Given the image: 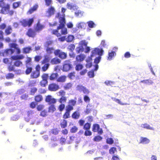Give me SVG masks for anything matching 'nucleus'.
Masks as SVG:
<instances>
[{"label": "nucleus", "instance_id": "473e14b6", "mask_svg": "<svg viewBox=\"0 0 160 160\" xmlns=\"http://www.w3.org/2000/svg\"><path fill=\"white\" fill-rule=\"evenodd\" d=\"M100 126L98 124H94L93 125L92 131L94 132H97L98 130L99 129Z\"/></svg>", "mask_w": 160, "mask_h": 160}, {"label": "nucleus", "instance_id": "f257e3e1", "mask_svg": "<svg viewBox=\"0 0 160 160\" xmlns=\"http://www.w3.org/2000/svg\"><path fill=\"white\" fill-rule=\"evenodd\" d=\"M59 25L56 29L49 30L52 34L55 35L57 37L66 35L68 33L67 28L64 27L66 24L64 15L59 18Z\"/></svg>", "mask_w": 160, "mask_h": 160}, {"label": "nucleus", "instance_id": "9b49d317", "mask_svg": "<svg viewBox=\"0 0 160 160\" xmlns=\"http://www.w3.org/2000/svg\"><path fill=\"white\" fill-rule=\"evenodd\" d=\"M14 51L11 49H7L3 52H0V55L2 56H8L9 54H11L14 53Z\"/></svg>", "mask_w": 160, "mask_h": 160}, {"label": "nucleus", "instance_id": "393cba45", "mask_svg": "<svg viewBox=\"0 0 160 160\" xmlns=\"http://www.w3.org/2000/svg\"><path fill=\"white\" fill-rule=\"evenodd\" d=\"M67 76L65 75H62L57 79V81L58 82H64L66 81Z\"/></svg>", "mask_w": 160, "mask_h": 160}, {"label": "nucleus", "instance_id": "f3484780", "mask_svg": "<svg viewBox=\"0 0 160 160\" xmlns=\"http://www.w3.org/2000/svg\"><path fill=\"white\" fill-rule=\"evenodd\" d=\"M40 76V72L34 70L31 72L30 75V78H31L35 79L38 78Z\"/></svg>", "mask_w": 160, "mask_h": 160}, {"label": "nucleus", "instance_id": "5701e85b", "mask_svg": "<svg viewBox=\"0 0 160 160\" xmlns=\"http://www.w3.org/2000/svg\"><path fill=\"white\" fill-rule=\"evenodd\" d=\"M92 57H88L86 60L87 63L86 64V66L87 68H90L92 66Z\"/></svg>", "mask_w": 160, "mask_h": 160}, {"label": "nucleus", "instance_id": "3c124183", "mask_svg": "<svg viewBox=\"0 0 160 160\" xmlns=\"http://www.w3.org/2000/svg\"><path fill=\"white\" fill-rule=\"evenodd\" d=\"M48 83V80H42L40 82V85L42 87H45Z\"/></svg>", "mask_w": 160, "mask_h": 160}, {"label": "nucleus", "instance_id": "6e6552de", "mask_svg": "<svg viewBox=\"0 0 160 160\" xmlns=\"http://www.w3.org/2000/svg\"><path fill=\"white\" fill-rule=\"evenodd\" d=\"M45 101L47 102L48 104H54L56 102L57 100L56 99L53 98L50 95H48L46 97L45 99Z\"/></svg>", "mask_w": 160, "mask_h": 160}, {"label": "nucleus", "instance_id": "aec40b11", "mask_svg": "<svg viewBox=\"0 0 160 160\" xmlns=\"http://www.w3.org/2000/svg\"><path fill=\"white\" fill-rule=\"evenodd\" d=\"M26 68L25 72L26 74L28 75L32 72L33 68L32 65H26Z\"/></svg>", "mask_w": 160, "mask_h": 160}, {"label": "nucleus", "instance_id": "a878e982", "mask_svg": "<svg viewBox=\"0 0 160 160\" xmlns=\"http://www.w3.org/2000/svg\"><path fill=\"white\" fill-rule=\"evenodd\" d=\"M55 106L54 104H51L48 108V112L53 113L56 110Z\"/></svg>", "mask_w": 160, "mask_h": 160}, {"label": "nucleus", "instance_id": "6ab92c4d", "mask_svg": "<svg viewBox=\"0 0 160 160\" xmlns=\"http://www.w3.org/2000/svg\"><path fill=\"white\" fill-rule=\"evenodd\" d=\"M58 76L57 73H52L49 76V79L51 81H54L58 79Z\"/></svg>", "mask_w": 160, "mask_h": 160}, {"label": "nucleus", "instance_id": "a19ab883", "mask_svg": "<svg viewBox=\"0 0 160 160\" xmlns=\"http://www.w3.org/2000/svg\"><path fill=\"white\" fill-rule=\"evenodd\" d=\"M67 100V97L65 96L61 97L58 100V102L60 103H65Z\"/></svg>", "mask_w": 160, "mask_h": 160}, {"label": "nucleus", "instance_id": "72a5a7b5", "mask_svg": "<svg viewBox=\"0 0 160 160\" xmlns=\"http://www.w3.org/2000/svg\"><path fill=\"white\" fill-rule=\"evenodd\" d=\"M40 115L43 117H45L48 115V111L46 109H44L41 112Z\"/></svg>", "mask_w": 160, "mask_h": 160}, {"label": "nucleus", "instance_id": "cd10ccee", "mask_svg": "<svg viewBox=\"0 0 160 160\" xmlns=\"http://www.w3.org/2000/svg\"><path fill=\"white\" fill-rule=\"evenodd\" d=\"M112 99L114 101L117 102L118 103L122 105H129V104H128L127 103H122V102L121 101L118 99L116 98H112Z\"/></svg>", "mask_w": 160, "mask_h": 160}, {"label": "nucleus", "instance_id": "b1692460", "mask_svg": "<svg viewBox=\"0 0 160 160\" xmlns=\"http://www.w3.org/2000/svg\"><path fill=\"white\" fill-rule=\"evenodd\" d=\"M61 60L57 58H54L52 59L51 61V63L52 64H57L61 62Z\"/></svg>", "mask_w": 160, "mask_h": 160}, {"label": "nucleus", "instance_id": "2f4dec72", "mask_svg": "<svg viewBox=\"0 0 160 160\" xmlns=\"http://www.w3.org/2000/svg\"><path fill=\"white\" fill-rule=\"evenodd\" d=\"M31 50L32 48L31 47H26L22 49L23 52L25 54L29 53Z\"/></svg>", "mask_w": 160, "mask_h": 160}, {"label": "nucleus", "instance_id": "052dcab7", "mask_svg": "<svg viewBox=\"0 0 160 160\" xmlns=\"http://www.w3.org/2000/svg\"><path fill=\"white\" fill-rule=\"evenodd\" d=\"M100 45H101V47L106 48H108V45L106 43L105 40H102L101 41Z\"/></svg>", "mask_w": 160, "mask_h": 160}, {"label": "nucleus", "instance_id": "c756f323", "mask_svg": "<svg viewBox=\"0 0 160 160\" xmlns=\"http://www.w3.org/2000/svg\"><path fill=\"white\" fill-rule=\"evenodd\" d=\"M55 11L54 8L53 7H51L48 8L47 11V13H48L49 15L51 16L54 14Z\"/></svg>", "mask_w": 160, "mask_h": 160}, {"label": "nucleus", "instance_id": "f03ea898", "mask_svg": "<svg viewBox=\"0 0 160 160\" xmlns=\"http://www.w3.org/2000/svg\"><path fill=\"white\" fill-rule=\"evenodd\" d=\"M23 65L22 62L20 60L15 61L13 64H12L11 62L8 66L7 69L8 71L9 72H13L16 74H20L21 73V70L20 69L16 70L15 68V67H19L22 66Z\"/></svg>", "mask_w": 160, "mask_h": 160}, {"label": "nucleus", "instance_id": "de8ad7c7", "mask_svg": "<svg viewBox=\"0 0 160 160\" xmlns=\"http://www.w3.org/2000/svg\"><path fill=\"white\" fill-rule=\"evenodd\" d=\"M74 37L73 35H69L66 38V41L68 42H71L74 39Z\"/></svg>", "mask_w": 160, "mask_h": 160}, {"label": "nucleus", "instance_id": "8fccbe9b", "mask_svg": "<svg viewBox=\"0 0 160 160\" xmlns=\"http://www.w3.org/2000/svg\"><path fill=\"white\" fill-rule=\"evenodd\" d=\"M47 48L46 49V51L47 53L49 54H51L52 52V51L54 50L53 47H47Z\"/></svg>", "mask_w": 160, "mask_h": 160}, {"label": "nucleus", "instance_id": "680f3d73", "mask_svg": "<svg viewBox=\"0 0 160 160\" xmlns=\"http://www.w3.org/2000/svg\"><path fill=\"white\" fill-rule=\"evenodd\" d=\"M65 105L64 104L61 103L58 107V109L60 111H62L64 109Z\"/></svg>", "mask_w": 160, "mask_h": 160}, {"label": "nucleus", "instance_id": "39448f33", "mask_svg": "<svg viewBox=\"0 0 160 160\" xmlns=\"http://www.w3.org/2000/svg\"><path fill=\"white\" fill-rule=\"evenodd\" d=\"M75 100L71 99L69 100L68 104L66 106V111L70 112L73 109V107L76 104V98H75Z\"/></svg>", "mask_w": 160, "mask_h": 160}, {"label": "nucleus", "instance_id": "4d7b16f0", "mask_svg": "<svg viewBox=\"0 0 160 160\" xmlns=\"http://www.w3.org/2000/svg\"><path fill=\"white\" fill-rule=\"evenodd\" d=\"M27 60L25 61V65H31L32 64L31 63L32 60L31 58L29 57H27Z\"/></svg>", "mask_w": 160, "mask_h": 160}, {"label": "nucleus", "instance_id": "ddd939ff", "mask_svg": "<svg viewBox=\"0 0 160 160\" xmlns=\"http://www.w3.org/2000/svg\"><path fill=\"white\" fill-rule=\"evenodd\" d=\"M26 35L29 37L34 38L36 35V32L35 30H34L32 28H29L26 33Z\"/></svg>", "mask_w": 160, "mask_h": 160}, {"label": "nucleus", "instance_id": "4be33fe9", "mask_svg": "<svg viewBox=\"0 0 160 160\" xmlns=\"http://www.w3.org/2000/svg\"><path fill=\"white\" fill-rule=\"evenodd\" d=\"M12 31V27L10 25L8 26L5 30V32L6 35H8L11 33Z\"/></svg>", "mask_w": 160, "mask_h": 160}, {"label": "nucleus", "instance_id": "2eb2a0df", "mask_svg": "<svg viewBox=\"0 0 160 160\" xmlns=\"http://www.w3.org/2000/svg\"><path fill=\"white\" fill-rule=\"evenodd\" d=\"M150 142V140L146 137H140L139 143L147 144Z\"/></svg>", "mask_w": 160, "mask_h": 160}, {"label": "nucleus", "instance_id": "774afa93", "mask_svg": "<svg viewBox=\"0 0 160 160\" xmlns=\"http://www.w3.org/2000/svg\"><path fill=\"white\" fill-rule=\"evenodd\" d=\"M48 77V74L47 73H44L41 76L42 80H47Z\"/></svg>", "mask_w": 160, "mask_h": 160}, {"label": "nucleus", "instance_id": "37998d69", "mask_svg": "<svg viewBox=\"0 0 160 160\" xmlns=\"http://www.w3.org/2000/svg\"><path fill=\"white\" fill-rule=\"evenodd\" d=\"M91 126V124L89 122L85 123L83 125V128L84 130H90Z\"/></svg>", "mask_w": 160, "mask_h": 160}, {"label": "nucleus", "instance_id": "1a4fd4ad", "mask_svg": "<svg viewBox=\"0 0 160 160\" xmlns=\"http://www.w3.org/2000/svg\"><path fill=\"white\" fill-rule=\"evenodd\" d=\"M48 89L50 91L55 92L59 89V86L55 83H52L49 84Z\"/></svg>", "mask_w": 160, "mask_h": 160}, {"label": "nucleus", "instance_id": "603ef678", "mask_svg": "<svg viewBox=\"0 0 160 160\" xmlns=\"http://www.w3.org/2000/svg\"><path fill=\"white\" fill-rule=\"evenodd\" d=\"M88 76L90 78H93L94 76V70H92L88 72Z\"/></svg>", "mask_w": 160, "mask_h": 160}, {"label": "nucleus", "instance_id": "bb28decb", "mask_svg": "<svg viewBox=\"0 0 160 160\" xmlns=\"http://www.w3.org/2000/svg\"><path fill=\"white\" fill-rule=\"evenodd\" d=\"M43 100V97L41 95H37L35 96L34 100L36 102H40Z\"/></svg>", "mask_w": 160, "mask_h": 160}, {"label": "nucleus", "instance_id": "f8f14e48", "mask_svg": "<svg viewBox=\"0 0 160 160\" xmlns=\"http://www.w3.org/2000/svg\"><path fill=\"white\" fill-rule=\"evenodd\" d=\"M38 8V5L37 4H35L32 7L30 8L27 12V14H31L36 11Z\"/></svg>", "mask_w": 160, "mask_h": 160}, {"label": "nucleus", "instance_id": "c03bdc74", "mask_svg": "<svg viewBox=\"0 0 160 160\" xmlns=\"http://www.w3.org/2000/svg\"><path fill=\"white\" fill-rule=\"evenodd\" d=\"M14 77V74L12 73H9L6 76V78L7 79H13Z\"/></svg>", "mask_w": 160, "mask_h": 160}, {"label": "nucleus", "instance_id": "20e7f679", "mask_svg": "<svg viewBox=\"0 0 160 160\" xmlns=\"http://www.w3.org/2000/svg\"><path fill=\"white\" fill-rule=\"evenodd\" d=\"M72 68V65L70 60L65 61L63 62L62 67V71L64 72H68Z\"/></svg>", "mask_w": 160, "mask_h": 160}, {"label": "nucleus", "instance_id": "c85d7f7f", "mask_svg": "<svg viewBox=\"0 0 160 160\" xmlns=\"http://www.w3.org/2000/svg\"><path fill=\"white\" fill-rule=\"evenodd\" d=\"M86 24L83 22H81L78 23L77 25V27L79 29H85L86 27Z\"/></svg>", "mask_w": 160, "mask_h": 160}, {"label": "nucleus", "instance_id": "49530a36", "mask_svg": "<svg viewBox=\"0 0 160 160\" xmlns=\"http://www.w3.org/2000/svg\"><path fill=\"white\" fill-rule=\"evenodd\" d=\"M44 107L45 106L44 105L42 104H40L38 105L37 106L36 108L38 111H41L43 110H44Z\"/></svg>", "mask_w": 160, "mask_h": 160}, {"label": "nucleus", "instance_id": "0eeeda50", "mask_svg": "<svg viewBox=\"0 0 160 160\" xmlns=\"http://www.w3.org/2000/svg\"><path fill=\"white\" fill-rule=\"evenodd\" d=\"M54 53L55 56H58L61 59H65L67 57L66 52H63L59 49H57L54 51Z\"/></svg>", "mask_w": 160, "mask_h": 160}, {"label": "nucleus", "instance_id": "864d4df0", "mask_svg": "<svg viewBox=\"0 0 160 160\" xmlns=\"http://www.w3.org/2000/svg\"><path fill=\"white\" fill-rule=\"evenodd\" d=\"M83 66L81 64H78L76 65L75 68L76 70L79 71L83 68Z\"/></svg>", "mask_w": 160, "mask_h": 160}, {"label": "nucleus", "instance_id": "9d476101", "mask_svg": "<svg viewBox=\"0 0 160 160\" xmlns=\"http://www.w3.org/2000/svg\"><path fill=\"white\" fill-rule=\"evenodd\" d=\"M103 52L104 51L102 49H100L98 48H95L92 51L91 57H93L97 54H98L99 56H102Z\"/></svg>", "mask_w": 160, "mask_h": 160}, {"label": "nucleus", "instance_id": "0e129e2a", "mask_svg": "<svg viewBox=\"0 0 160 160\" xmlns=\"http://www.w3.org/2000/svg\"><path fill=\"white\" fill-rule=\"evenodd\" d=\"M78 128L75 126H74L70 130V132L71 133H74L76 132L78 130Z\"/></svg>", "mask_w": 160, "mask_h": 160}, {"label": "nucleus", "instance_id": "c9c22d12", "mask_svg": "<svg viewBox=\"0 0 160 160\" xmlns=\"http://www.w3.org/2000/svg\"><path fill=\"white\" fill-rule=\"evenodd\" d=\"M141 82L143 83L146 84L150 85L153 83V82L150 79H147L142 80L141 81Z\"/></svg>", "mask_w": 160, "mask_h": 160}, {"label": "nucleus", "instance_id": "ea45409f", "mask_svg": "<svg viewBox=\"0 0 160 160\" xmlns=\"http://www.w3.org/2000/svg\"><path fill=\"white\" fill-rule=\"evenodd\" d=\"M61 127L62 128H65L67 125V122L66 120L65 119H63L62 122L60 124Z\"/></svg>", "mask_w": 160, "mask_h": 160}, {"label": "nucleus", "instance_id": "e433bc0d", "mask_svg": "<svg viewBox=\"0 0 160 160\" xmlns=\"http://www.w3.org/2000/svg\"><path fill=\"white\" fill-rule=\"evenodd\" d=\"M141 126L142 128H146L147 129L153 130V128H152L147 123L142 124L141 125Z\"/></svg>", "mask_w": 160, "mask_h": 160}, {"label": "nucleus", "instance_id": "338daca9", "mask_svg": "<svg viewBox=\"0 0 160 160\" xmlns=\"http://www.w3.org/2000/svg\"><path fill=\"white\" fill-rule=\"evenodd\" d=\"M84 87L82 85H78L77 86V90L80 92H82Z\"/></svg>", "mask_w": 160, "mask_h": 160}, {"label": "nucleus", "instance_id": "4468645a", "mask_svg": "<svg viewBox=\"0 0 160 160\" xmlns=\"http://www.w3.org/2000/svg\"><path fill=\"white\" fill-rule=\"evenodd\" d=\"M45 28L44 25L41 24L39 22H38L34 28V30L36 32H39Z\"/></svg>", "mask_w": 160, "mask_h": 160}, {"label": "nucleus", "instance_id": "4c0bfd02", "mask_svg": "<svg viewBox=\"0 0 160 160\" xmlns=\"http://www.w3.org/2000/svg\"><path fill=\"white\" fill-rule=\"evenodd\" d=\"M21 4V2L20 1H18L14 2L13 3L12 6V8L13 9H16L19 7Z\"/></svg>", "mask_w": 160, "mask_h": 160}, {"label": "nucleus", "instance_id": "a18cd8bd", "mask_svg": "<svg viewBox=\"0 0 160 160\" xmlns=\"http://www.w3.org/2000/svg\"><path fill=\"white\" fill-rule=\"evenodd\" d=\"M50 60L49 57L46 56L44 57V59L41 62L42 64H44L48 62Z\"/></svg>", "mask_w": 160, "mask_h": 160}, {"label": "nucleus", "instance_id": "f704fd0d", "mask_svg": "<svg viewBox=\"0 0 160 160\" xmlns=\"http://www.w3.org/2000/svg\"><path fill=\"white\" fill-rule=\"evenodd\" d=\"M67 6L68 9L71 10H74L76 9V7L75 6H74L72 4L69 2L67 3Z\"/></svg>", "mask_w": 160, "mask_h": 160}, {"label": "nucleus", "instance_id": "69168bd1", "mask_svg": "<svg viewBox=\"0 0 160 160\" xmlns=\"http://www.w3.org/2000/svg\"><path fill=\"white\" fill-rule=\"evenodd\" d=\"M58 95L61 97L65 96L66 92L63 90H61L58 92Z\"/></svg>", "mask_w": 160, "mask_h": 160}, {"label": "nucleus", "instance_id": "7ed1b4c3", "mask_svg": "<svg viewBox=\"0 0 160 160\" xmlns=\"http://www.w3.org/2000/svg\"><path fill=\"white\" fill-rule=\"evenodd\" d=\"M0 13L2 14H7L8 11L10 8V5L9 3H6L5 2H0Z\"/></svg>", "mask_w": 160, "mask_h": 160}, {"label": "nucleus", "instance_id": "58836bf2", "mask_svg": "<svg viewBox=\"0 0 160 160\" xmlns=\"http://www.w3.org/2000/svg\"><path fill=\"white\" fill-rule=\"evenodd\" d=\"M54 42L51 40H48L45 43V46L46 47H49L50 46L52 45L53 43Z\"/></svg>", "mask_w": 160, "mask_h": 160}, {"label": "nucleus", "instance_id": "7c9ffc66", "mask_svg": "<svg viewBox=\"0 0 160 160\" xmlns=\"http://www.w3.org/2000/svg\"><path fill=\"white\" fill-rule=\"evenodd\" d=\"M72 86V84L71 82L66 83L64 86L63 88L65 90H68L70 89Z\"/></svg>", "mask_w": 160, "mask_h": 160}, {"label": "nucleus", "instance_id": "e2e57ef3", "mask_svg": "<svg viewBox=\"0 0 160 160\" xmlns=\"http://www.w3.org/2000/svg\"><path fill=\"white\" fill-rule=\"evenodd\" d=\"M85 131L84 132V134L85 136H90L92 134V132L89 130H85Z\"/></svg>", "mask_w": 160, "mask_h": 160}, {"label": "nucleus", "instance_id": "09e8293b", "mask_svg": "<svg viewBox=\"0 0 160 160\" xmlns=\"http://www.w3.org/2000/svg\"><path fill=\"white\" fill-rule=\"evenodd\" d=\"M70 112L66 111L63 115V118L64 119H66L70 118Z\"/></svg>", "mask_w": 160, "mask_h": 160}, {"label": "nucleus", "instance_id": "6e6d98bb", "mask_svg": "<svg viewBox=\"0 0 160 160\" xmlns=\"http://www.w3.org/2000/svg\"><path fill=\"white\" fill-rule=\"evenodd\" d=\"M102 139V138L100 136H95L93 139L94 141L95 142H99Z\"/></svg>", "mask_w": 160, "mask_h": 160}, {"label": "nucleus", "instance_id": "a211bd4d", "mask_svg": "<svg viewBox=\"0 0 160 160\" xmlns=\"http://www.w3.org/2000/svg\"><path fill=\"white\" fill-rule=\"evenodd\" d=\"M116 52L114 51H111V52H109L107 57V59L109 61L112 60L113 58L116 56Z\"/></svg>", "mask_w": 160, "mask_h": 160}, {"label": "nucleus", "instance_id": "bf43d9fd", "mask_svg": "<svg viewBox=\"0 0 160 160\" xmlns=\"http://www.w3.org/2000/svg\"><path fill=\"white\" fill-rule=\"evenodd\" d=\"M88 27L91 28H94L95 27V24L94 22L91 21H89L88 22Z\"/></svg>", "mask_w": 160, "mask_h": 160}, {"label": "nucleus", "instance_id": "5fc2aeb1", "mask_svg": "<svg viewBox=\"0 0 160 160\" xmlns=\"http://www.w3.org/2000/svg\"><path fill=\"white\" fill-rule=\"evenodd\" d=\"M49 65L48 63L45 64L42 68V71L43 72L46 71L48 69Z\"/></svg>", "mask_w": 160, "mask_h": 160}, {"label": "nucleus", "instance_id": "79ce46f5", "mask_svg": "<svg viewBox=\"0 0 160 160\" xmlns=\"http://www.w3.org/2000/svg\"><path fill=\"white\" fill-rule=\"evenodd\" d=\"M59 132V130L58 128H53L51 130V132L53 134L57 135Z\"/></svg>", "mask_w": 160, "mask_h": 160}, {"label": "nucleus", "instance_id": "dca6fc26", "mask_svg": "<svg viewBox=\"0 0 160 160\" xmlns=\"http://www.w3.org/2000/svg\"><path fill=\"white\" fill-rule=\"evenodd\" d=\"M85 57L86 56L84 54H80L76 56V61L78 62H81L84 60Z\"/></svg>", "mask_w": 160, "mask_h": 160}, {"label": "nucleus", "instance_id": "423d86ee", "mask_svg": "<svg viewBox=\"0 0 160 160\" xmlns=\"http://www.w3.org/2000/svg\"><path fill=\"white\" fill-rule=\"evenodd\" d=\"M34 21V19L33 18H29V19H23L20 21L21 25L23 27H30Z\"/></svg>", "mask_w": 160, "mask_h": 160}, {"label": "nucleus", "instance_id": "412c9836", "mask_svg": "<svg viewBox=\"0 0 160 160\" xmlns=\"http://www.w3.org/2000/svg\"><path fill=\"white\" fill-rule=\"evenodd\" d=\"M80 114L77 111L74 112L72 114V118L75 119H78L80 117Z\"/></svg>", "mask_w": 160, "mask_h": 160}, {"label": "nucleus", "instance_id": "13d9d810", "mask_svg": "<svg viewBox=\"0 0 160 160\" xmlns=\"http://www.w3.org/2000/svg\"><path fill=\"white\" fill-rule=\"evenodd\" d=\"M75 72H71L68 73V77L70 79H72L74 77L75 75Z\"/></svg>", "mask_w": 160, "mask_h": 160}]
</instances>
